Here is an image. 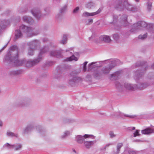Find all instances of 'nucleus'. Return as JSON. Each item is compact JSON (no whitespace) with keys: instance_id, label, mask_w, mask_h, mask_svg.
<instances>
[{"instance_id":"5701e85b","label":"nucleus","mask_w":154,"mask_h":154,"mask_svg":"<svg viewBox=\"0 0 154 154\" xmlns=\"http://www.w3.org/2000/svg\"><path fill=\"white\" fill-rule=\"evenodd\" d=\"M123 144L122 143H118L116 146V150H114L113 151V154H119V153L121 148L123 146Z\"/></svg>"},{"instance_id":"338daca9","label":"nucleus","mask_w":154,"mask_h":154,"mask_svg":"<svg viewBox=\"0 0 154 154\" xmlns=\"http://www.w3.org/2000/svg\"><path fill=\"white\" fill-rule=\"evenodd\" d=\"M2 9V6H0V11H1Z\"/></svg>"},{"instance_id":"9d476101","label":"nucleus","mask_w":154,"mask_h":154,"mask_svg":"<svg viewBox=\"0 0 154 154\" xmlns=\"http://www.w3.org/2000/svg\"><path fill=\"white\" fill-rule=\"evenodd\" d=\"M9 149H14L15 151L20 150L22 147V145L20 144H17L15 145H10L8 143H6L4 146Z\"/></svg>"},{"instance_id":"6ab92c4d","label":"nucleus","mask_w":154,"mask_h":154,"mask_svg":"<svg viewBox=\"0 0 154 154\" xmlns=\"http://www.w3.org/2000/svg\"><path fill=\"white\" fill-rule=\"evenodd\" d=\"M23 21L30 24H32L34 21L33 19L30 17L25 16L23 17Z\"/></svg>"},{"instance_id":"774afa93","label":"nucleus","mask_w":154,"mask_h":154,"mask_svg":"<svg viewBox=\"0 0 154 154\" xmlns=\"http://www.w3.org/2000/svg\"><path fill=\"white\" fill-rule=\"evenodd\" d=\"M151 67L152 68L154 69V63L152 65V66H151Z\"/></svg>"},{"instance_id":"20e7f679","label":"nucleus","mask_w":154,"mask_h":154,"mask_svg":"<svg viewBox=\"0 0 154 154\" xmlns=\"http://www.w3.org/2000/svg\"><path fill=\"white\" fill-rule=\"evenodd\" d=\"M30 100L28 98H22L18 99L15 103L16 106L19 107H26L30 104Z\"/></svg>"},{"instance_id":"c03bdc74","label":"nucleus","mask_w":154,"mask_h":154,"mask_svg":"<svg viewBox=\"0 0 154 154\" xmlns=\"http://www.w3.org/2000/svg\"><path fill=\"white\" fill-rule=\"evenodd\" d=\"M128 153L129 154H136L137 153V151L132 149H130L128 150Z\"/></svg>"},{"instance_id":"13d9d810","label":"nucleus","mask_w":154,"mask_h":154,"mask_svg":"<svg viewBox=\"0 0 154 154\" xmlns=\"http://www.w3.org/2000/svg\"><path fill=\"white\" fill-rule=\"evenodd\" d=\"M141 65L142 66H143V67L145 68V69L146 70L148 69V66H147V63H145L144 65H143V64L142 63L141 64Z\"/></svg>"},{"instance_id":"1a4fd4ad","label":"nucleus","mask_w":154,"mask_h":154,"mask_svg":"<svg viewBox=\"0 0 154 154\" xmlns=\"http://www.w3.org/2000/svg\"><path fill=\"white\" fill-rule=\"evenodd\" d=\"M147 23L143 21H139L133 25V27L136 29H141V27H145L147 26Z\"/></svg>"},{"instance_id":"f8f14e48","label":"nucleus","mask_w":154,"mask_h":154,"mask_svg":"<svg viewBox=\"0 0 154 154\" xmlns=\"http://www.w3.org/2000/svg\"><path fill=\"white\" fill-rule=\"evenodd\" d=\"M125 88L131 91H135L137 89V84H131L130 83H125L124 84Z\"/></svg>"},{"instance_id":"cd10ccee","label":"nucleus","mask_w":154,"mask_h":154,"mask_svg":"<svg viewBox=\"0 0 154 154\" xmlns=\"http://www.w3.org/2000/svg\"><path fill=\"white\" fill-rule=\"evenodd\" d=\"M97 62H92L91 63H89L88 65V71H89L91 70L94 68L96 67H98V65L97 64H95Z\"/></svg>"},{"instance_id":"a211bd4d","label":"nucleus","mask_w":154,"mask_h":154,"mask_svg":"<svg viewBox=\"0 0 154 154\" xmlns=\"http://www.w3.org/2000/svg\"><path fill=\"white\" fill-rule=\"evenodd\" d=\"M109 62H111L109 66L112 67V69L115 66L119 65L120 64V61L117 59H113L112 60H109Z\"/></svg>"},{"instance_id":"dca6fc26","label":"nucleus","mask_w":154,"mask_h":154,"mask_svg":"<svg viewBox=\"0 0 154 154\" xmlns=\"http://www.w3.org/2000/svg\"><path fill=\"white\" fill-rule=\"evenodd\" d=\"M62 50L60 49L58 51H53L50 53L51 56H54L57 58H60L62 57L61 53Z\"/></svg>"},{"instance_id":"de8ad7c7","label":"nucleus","mask_w":154,"mask_h":154,"mask_svg":"<svg viewBox=\"0 0 154 154\" xmlns=\"http://www.w3.org/2000/svg\"><path fill=\"white\" fill-rule=\"evenodd\" d=\"M152 4L151 2H149L147 3V8L148 10L150 11L152 8Z\"/></svg>"},{"instance_id":"9b49d317","label":"nucleus","mask_w":154,"mask_h":154,"mask_svg":"<svg viewBox=\"0 0 154 154\" xmlns=\"http://www.w3.org/2000/svg\"><path fill=\"white\" fill-rule=\"evenodd\" d=\"M128 11L133 12H136L138 11V8L135 7H133L127 2H124V7Z\"/></svg>"},{"instance_id":"4c0bfd02","label":"nucleus","mask_w":154,"mask_h":154,"mask_svg":"<svg viewBox=\"0 0 154 154\" xmlns=\"http://www.w3.org/2000/svg\"><path fill=\"white\" fill-rule=\"evenodd\" d=\"M88 63V62L85 61L82 64V69L84 72H85L87 71L86 65Z\"/></svg>"},{"instance_id":"49530a36","label":"nucleus","mask_w":154,"mask_h":154,"mask_svg":"<svg viewBox=\"0 0 154 154\" xmlns=\"http://www.w3.org/2000/svg\"><path fill=\"white\" fill-rule=\"evenodd\" d=\"M93 22V20L91 19H89L88 20V21L86 22V24L87 25H90L92 24Z\"/></svg>"},{"instance_id":"f3484780","label":"nucleus","mask_w":154,"mask_h":154,"mask_svg":"<svg viewBox=\"0 0 154 154\" xmlns=\"http://www.w3.org/2000/svg\"><path fill=\"white\" fill-rule=\"evenodd\" d=\"M101 9L100 8H99L97 11L94 12L89 13L87 12H85L83 13L82 16L83 17L94 16L99 14L101 12Z\"/></svg>"},{"instance_id":"603ef678","label":"nucleus","mask_w":154,"mask_h":154,"mask_svg":"<svg viewBox=\"0 0 154 154\" xmlns=\"http://www.w3.org/2000/svg\"><path fill=\"white\" fill-rule=\"evenodd\" d=\"M46 65L47 66H51L54 64V62L52 61H49L46 62Z\"/></svg>"},{"instance_id":"8fccbe9b","label":"nucleus","mask_w":154,"mask_h":154,"mask_svg":"<svg viewBox=\"0 0 154 154\" xmlns=\"http://www.w3.org/2000/svg\"><path fill=\"white\" fill-rule=\"evenodd\" d=\"M139 130H137L134 133V136L136 137L137 136H140V134H139Z\"/></svg>"},{"instance_id":"a19ab883","label":"nucleus","mask_w":154,"mask_h":154,"mask_svg":"<svg viewBox=\"0 0 154 154\" xmlns=\"http://www.w3.org/2000/svg\"><path fill=\"white\" fill-rule=\"evenodd\" d=\"M67 8V6L66 5H65L63 7H62L60 9V13H63L66 10Z\"/></svg>"},{"instance_id":"393cba45","label":"nucleus","mask_w":154,"mask_h":154,"mask_svg":"<svg viewBox=\"0 0 154 154\" xmlns=\"http://www.w3.org/2000/svg\"><path fill=\"white\" fill-rule=\"evenodd\" d=\"M99 39L100 40L106 43H108L111 41L110 37L109 36L106 35L100 36L99 37Z\"/></svg>"},{"instance_id":"e2e57ef3","label":"nucleus","mask_w":154,"mask_h":154,"mask_svg":"<svg viewBox=\"0 0 154 154\" xmlns=\"http://www.w3.org/2000/svg\"><path fill=\"white\" fill-rule=\"evenodd\" d=\"M7 44H6L4 47H3L2 49L1 50H0V52H2V51L5 48V47H6V46H7Z\"/></svg>"},{"instance_id":"680f3d73","label":"nucleus","mask_w":154,"mask_h":154,"mask_svg":"<svg viewBox=\"0 0 154 154\" xmlns=\"http://www.w3.org/2000/svg\"><path fill=\"white\" fill-rule=\"evenodd\" d=\"M7 44H6L4 47H3L2 49L1 50H0V52H2V51L5 48V47H6V46H7Z\"/></svg>"},{"instance_id":"c756f323","label":"nucleus","mask_w":154,"mask_h":154,"mask_svg":"<svg viewBox=\"0 0 154 154\" xmlns=\"http://www.w3.org/2000/svg\"><path fill=\"white\" fill-rule=\"evenodd\" d=\"M33 126L31 125H28L23 130V133H26L31 131L33 128Z\"/></svg>"},{"instance_id":"a878e982","label":"nucleus","mask_w":154,"mask_h":154,"mask_svg":"<svg viewBox=\"0 0 154 154\" xmlns=\"http://www.w3.org/2000/svg\"><path fill=\"white\" fill-rule=\"evenodd\" d=\"M137 89H143L149 85V84L146 82L141 83L137 85Z\"/></svg>"},{"instance_id":"4468645a","label":"nucleus","mask_w":154,"mask_h":154,"mask_svg":"<svg viewBox=\"0 0 154 154\" xmlns=\"http://www.w3.org/2000/svg\"><path fill=\"white\" fill-rule=\"evenodd\" d=\"M115 116H116L117 118H118L119 117H120L123 119H125L126 118H129L131 119H133L136 117V116L135 115L125 114L124 113L121 112H119L117 113V115H116Z\"/></svg>"},{"instance_id":"aec40b11","label":"nucleus","mask_w":154,"mask_h":154,"mask_svg":"<svg viewBox=\"0 0 154 154\" xmlns=\"http://www.w3.org/2000/svg\"><path fill=\"white\" fill-rule=\"evenodd\" d=\"M96 142V141L95 140L90 141H85L84 142V146L86 148L89 149Z\"/></svg>"},{"instance_id":"39448f33","label":"nucleus","mask_w":154,"mask_h":154,"mask_svg":"<svg viewBox=\"0 0 154 154\" xmlns=\"http://www.w3.org/2000/svg\"><path fill=\"white\" fill-rule=\"evenodd\" d=\"M95 137L93 135L85 134L83 136L80 135L76 136L75 140L78 143L82 144L85 142V139L91 138L92 139H94Z\"/></svg>"},{"instance_id":"37998d69","label":"nucleus","mask_w":154,"mask_h":154,"mask_svg":"<svg viewBox=\"0 0 154 154\" xmlns=\"http://www.w3.org/2000/svg\"><path fill=\"white\" fill-rule=\"evenodd\" d=\"M61 13L58 14L56 16V18L57 21H60L62 18V15L61 14Z\"/></svg>"},{"instance_id":"4be33fe9","label":"nucleus","mask_w":154,"mask_h":154,"mask_svg":"<svg viewBox=\"0 0 154 154\" xmlns=\"http://www.w3.org/2000/svg\"><path fill=\"white\" fill-rule=\"evenodd\" d=\"M144 73V71L137 70L134 73V78L135 80H137L140 77H141Z\"/></svg>"},{"instance_id":"a18cd8bd","label":"nucleus","mask_w":154,"mask_h":154,"mask_svg":"<svg viewBox=\"0 0 154 154\" xmlns=\"http://www.w3.org/2000/svg\"><path fill=\"white\" fill-rule=\"evenodd\" d=\"M109 134L110 136V137L113 138L116 136V135L114 134V132L112 131H110L109 133Z\"/></svg>"},{"instance_id":"72a5a7b5","label":"nucleus","mask_w":154,"mask_h":154,"mask_svg":"<svg viewBox=\"0 0 154 154\" xmlns=\"http://www.w3.org/2000/svg\"><path fill=\"white\" fill-rule=\"evenodd\" d=\"M67 35L66 34L64 35L63 36L62 39L61 41L60 42L63 44H65L66 43L67 40Z\"/></svg>"},{"instance_id":"bf43d9fd","label":"nucleus","mask_w":154,"mask_h":154,"mask_svg":"<svg viewBox=\"0 0 154 154\" xmlns=\"http://www.w3.org/2000/svg\"><path fill=\"white\" fill-rule=\"evenodd\" d=\"M22 9V8H19L18 9V11L20 13H23V10Z\"/></svg>"},{"instance_id":"b1692460","label":"nucleus","mask_w":154,"mask_h":154,"mask_svg":"<svg viewBox=\"0 0 154 154\" xmlns=\"http://www.w3.org/2000/svg\"><path fill=\"white\" fill-rule=\"evenodd\" d=\"M112 69V67H110L109 66H105L101 69L102 73L104 74H108L110 70Z\"/></svg>"},{"instance_id":"0eeeda50","label":"nucleus","mask_w":154,"mask_h":154,"mask_svg":"<svg viewBox=\"0 0 154 154\" xmlns=\"http://www.w3.org/2000/svg\"><path fill=\"white\" fill-rule=\"evenodd\" d=\"M114 7L118 10L122 11L124 8V2H123L122 0H117L115 2Z\"/></svg>"},{"instance_id":"052dcab7","label":"nucleus","mask_w":154,"mask_h":154,"mask_svg":"<svg viewBox=\"0 0 154 154\" xmlns=\"http://www.w3.org/2000/svg\"><path fill=\"white\" fill-rule=\"evenodd\" d=\"M48 40V39L47 38H44L43 39L42 41L43 42H45L47 41Z\"/></svg>"},{"instance_id":"c85d7f7f","label":"nucleus","mask_w":154,"mask_h":154,"mask_svg":"<svg viewBox=\"0 0 154 154\" xmlns=\"http://www.w3.org/2000/svg\"><path fill=\"white\" fill-rule=\"evenodd\" d=\"M22 36V34L20 29H18L15 31V37L14 40H16L17 39L21 38Z\"/></svg>"},{"instance_id":"69168bd1","label":"nucleus","mask_w":154,"mask_h":154,"mask_svg":"<svg viewBox=\"0 0 154 154\" xmlns=\"http://www.w3.org/2000/svg\"><path fill=\"white\" fill-rule=\"evenodd\" d=\"M72 49L71 48H69L67 49H66V52H67L68 51H69L70 50H71Z\"/></svg>"},{"instance_id":"ea45409f","label":"nucleus","mask_w":154,"mask_h":154,"mask_svg":"<svg viewBox=\"0 0 154 154\" xmlns=\"http://www.w3.org/2000/svg\"><path fill=\"white\" fill-rule=\"evenodd\" d=\"M112 37L114 40L117 41L119 38V35L117 34H115L112 35Z\"/></svg>"},{"instance_id":"4d7b16f0","label":"nucleus","mask_w":154,"mask_h":154,"mask_svg":"<svg viewBox=\"0 0 154 154\" xmlns=\"http://www.w3.org/2000/svg\"><path fill=\"white\" fill-rule=\"evenodd\" d=\"M79 7H76L73 11V13H76L79 10Z\"/></svg>"},{"instance_id":"7ed1b4c3","label":"nucleus","mask_w":154,"mask_h":154,"mask_svg":"<svg viewBox=\"0 0 154 154\" xmlns=\"http://www.w3.org/2000/svg\"><path fill=\"white\" fill-rule=\"evenodd\" d=\"M19 29L21 32L26 33L27 35L30 37L37 35L41 32L39 29L35 30L24 25H22L20 27Z\"/></svg>"},{"instance_id":"5fc2aeb1","label":"nucleus","mask_w":154,"mask_h":154,"mask_svg":"<svg viewBox=\"0 0 154 154\" xmlns=\"http://www.w3.org/2000/svg\"><path fill=\"white\" fill-rule=\"evenodd\" d=\"M95 36L94 35H92L91 37L88 38L89 40L90 41H93L94 40Z\"/></svg>"},{"instance_id":"f704fd0d","label":"nucleus","mask_w":154,"mask_h":154,"mask_svg":"<svg viewBox=\"0 0 154 154\" xmlns=\"http://www.w3.org/2000/svg\"><path fill=\"white\" fill-rule=\"evenodd\" d=\"M78 60V59L77 57H75L73 55H72L70 57H67L66 60V61H70L72 60H75L76 61Z\"/></svg>"},{"instance_id":"7c9ffc66","label":"nucleus","mask_w":154,"mask_h":154,"mask_svg":"<svg viewBox=\"0 0 154 154\" xmlns=\"http://www.w3.org/2000/svg\"><path fill=\"white\" fill-rule=\"evenodd\" d=\"M95 5V3L92 2H88L86 5V7L88 9H91Z\"/></svg>"},{"instance_id":"473e14b6","label":"nucleus","mask_w":154,"mask_h":154,"mask_svg":"<svg viewBox=\"0 0 154 154\" xmlns=\"http://www.w3.org/2000/svg\"><path fill=\"white\" fill-rule=\"evenodd\" d=\"M6 134L8 137H18V135L17 134L14 133L9 131H7Z\"/></svg>"},{"instance_id":"f257e3e1","label":"nucleus","mask_w":154,"mask_h":154,"mask_svg":"<svg viewBox=\"0 0 154 154\" xmlns=\"http://www.w3.org/2000/svg\"><path fill=\"white\" fill-rule=\"evenodd\" d=\"M18 47L16 45L12 46L11 47L9 51L6 55L4 60L11 62L16 66L22 65L25 63V60H18Z\"/></svg>"},{"instance_id":"423d86ee","label":"nucleus","mask_w":154,"mask_h":154,"mask_svg":"<svg viewBox=\"0 0 154 154\" xmlns=\"http://www.w3.org/2000/svg\"><path fill=\"white\" fill-rule=\"evenodd\" d=\"M81 79V78L74 75L72 76V74H70L69 83L71 86H74L80 81Z\"/></svg>"},{"instance_id":"09e8293b","label":"nucleus","mask_w":154,"mask_h":154,"mask_svg":"<svg viewBox=\"0 0 154 154\" xmlns=\"http://www.w3.org/2000/svg\"><path fill=\"white\" fill-rule=\"evenodd\" d=\"M115 85L116 87L120 89L122 87V85L120 83L118 82H116Z\"/></svg>"},{"instance_id":"6e6d98bb","label":"nucleus","mask_w":154,"mask_h":154,"mask_svg":"<svg viewBox=\"0 0 154 154\" xmlns=\"http://www.w3.org/2000/svg\"><path fill=\"white\" fill-rule=\"evenodd\" d=\"M44 10L46 12H47L46 14H49L50 12V11L48 8H45Z\"/></svg>"},{"instance_id":"79ce46f5","label":"nucleus","mask_w":154,"mask_h":154,"mask_svg":"<svg viewBox=\"0 0 154 154\" xmlns=\"http://www.w3.org/2000/svg\"><path fill=\"white\" fill-rule=\"evenodd\" d=\"M120 16V15H119V16H117L116 15H113V22L114 23H116L118 20V18Z\"/></svg>"},{"instance_id":"c9c22d12","label":"nucleus","mask_w":154,"mask_h":154,"mask_svg":"<svg viewBox=\"0 0 154 154\" xmlns=\"http://www.w3.org/2000/svg\"><path fill=\"white\" fill-rule=\"evenodd\" d=\"M34 50L35 49L29 47L28 50L27 54L28 55L31 56L33 55Z\"/></svg>"},{"instance_id":"58836bf2","label":"nucleus","mask_w":154,"mask_h":154,"mask_svg":"<svg viewBox=\"0 0 154 154\" xmlns=\"http://www.w3.org/2000/svg\"><path fill=\"white\" fill-rule=\"evenodd\" d=\"M147 36V34H145L144 35H139L138 37V38L139 39H140L141 40H143L144 39H145L146 37Z\"/></svg>"},{"instance_id":"e433bc0d","label":"nucleus","mask_w":154,"mask_h":154,"mask_svg":"<svg viewBox=\"0 0 154 154\" xmlns=\"http://www.w3.org/2000/svg\"><path fill=\"white\" fill-rule=\"evenodd\" d=\"M70 134V132L69 131H65L63 134L61 136V137L62 139L65 138L66 136Z\"/></svg>"},{"instance_id":"bb28decb","label":"nucleus","mask_w":154,"mask_h":154,"mask_svg":"<svg viewBox=\"0 0 154 154\" xmlns=\"http://www.w3.org/2000/svg\"><path fill=\"white\" fill-rule=\"evenodd\" d=\"M141 133L143 134H149L152 133H154V129L147 128L142 130Z\"/></svg>"},{"instance_id":"2eb2a0df","label":"nucleus","mask_w":154,"mask_h":154,"mask_svg":"<svg viewBox=\"0 0 154 154\" xmlns=\"http://www.w3.org/2000/svg\"><path fill=\"white\" fill-rule=\"evenodd\" d=\"M120 18L119 22L121 23V25L125 26L128 25V23L127 20V16L126 15H122Z\"/></svg>"},{"instance_id":"f03ea898","label":"nucleus","mask_w":154,"mask_h":154,"mask_svg":"<svg viewBox=\"0 0 154 154\" xmlns=\"http://www.w3.org/2000/svg\"><path fill=\"white\" fill-rule=\"evenodd\" d=\"M48 50V46H45L41 49L38 56L35 59L25 60L26 66L28 68H30L37 65L43 58V54Z\"/></svg>"},{"instance_id":"864d4df0","label":"nucleus","mask_w":154,"mask_h":154,"mask_svg":"<svg viewBox=\"0 0 154 154\" xmlns=\"http://www.w3.org/2000/svg\"><path fill=\"white\" fill-rule=\"evenodd\" d=\"M113 145V143H110L107 144L103 148L104 149H105L106 148L112 145Z\"/></svg>"},{"instance_id":"6e6552de","label":"nucleus","mask_w":154,"mask_h":154,"mask_svg":"<svg viewBox=\"0 0 154 154\" xmlns=\"http://www.w3.org/2000/svg\"><path fill=\"white\" fill-rule=\"evenodd\" d=\"M31 12L33 15L37 19H39L43 16L38 8H34L31 10Z\"/></svg>"},{"instance_id":"412c9836","label":"nucleus","mask_w":154,"mask_h":154,"mask_svg":"<svg viewBox=\"0 0 154 154\" xmlns=\"http://www.w3.org/2000/svg\"><path fill=\"white\" fill-rule=\"evenodd\" d=\"M9 22L7 20H3L0 22V34L1 30L5 29L6 26L9 24Z\"/></svg>"},{"instance_id":"2f4dec72","label":"nucleus","mask_w":154,"mask_h":154,"mask_svg":"<svg viewBox=\"0 0 154 154\" xmlns=\"http://www.w3.org/2000/svg\"><path fill=\"white\" fill-rule=\"evenodd\" d=\"M119 74L120 72H116L112 74L111 75L110 79H112V78H114L113 79L114 80L118 78V76L119 75Z\"/></svg>"},{"instance_id":"3c124183","label":"nucleus","mask_w":154,"mask_h":154,"mask_svg":"<svg viewBox=\"0 0 154 154\" xmlns=\"http://www.w3.org/2000/svg\"><path fill=\"white\" fill-rule=\"evenodd\" d=\"M18 74V72L17 71H13L11 72L10 74L11 75H16Z\"/></svg>"},{"instance_id":"0e129e2a","label":"nucleus","mask_w":154,"mask_h":154,"mask_svg":"<svg viewBox=\"0 0 154 154\" xmlns=\"http://www.w3.org/2000/svg\"><path fill=\"white\" fill-rule=\"evenodd\" d=\"M3 125V123L0 120V126L2 127Z\"/></svg>"},{"instance_id":"ddd939ff","label":"nucleus","mask_w":154,"mask_h":154,"mask_svg":"<svg viewBox=\"0 0 154 154\" xmlns=\"http://www.w3.org/2000/svg\"><path fill=\"white\" fill-rule=\"evenodd\" d=\"M40 44V42L38 40H34L28 43V44L30 47L35 49L37 46Z\"/></svg>"}]
</instances>
